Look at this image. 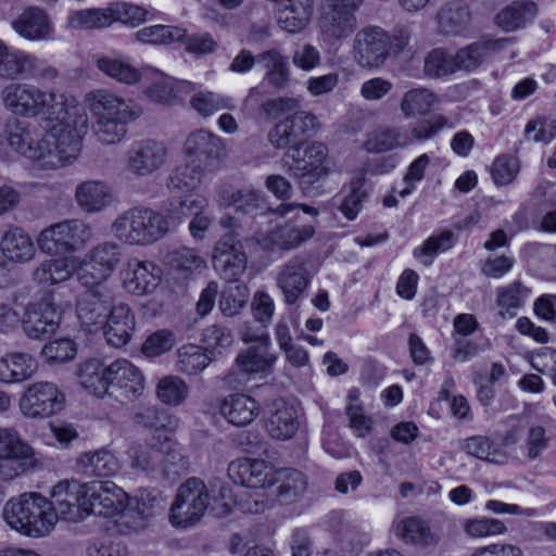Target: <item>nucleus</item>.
Returning a JSON list of instances; mask_svg holds the SVG:
<instances>
[{"label":"nucleus","mask_w":556,"mask_h":556,"mask_svg":"<svg viewBox=\"0 0 556 556\" xmlns=\"http://www.w3.org/2000/svg\"><path fill=\"white\" fill-rule=\"evenodd\" d=\"M86 102L93 118L92 131L104 144L119 142L127 134V125L142 114L135 102L106 89L89 92Z\"/></svg>","instance_id":"1"},{"label":"nucleus","mask_w":556,"mask_h":556,"mask_svg":"<svg viewBox=\"0 0 556 556\" xmlns=\"http://www.w3.org/2000/svg\"><path fill=\"white\" fill-rule=\"evenodd\" d=\"M41 137L40 166L49 169L72 164L81 152V140L88 129V117L76 106H68V114Z\"/></svg>","instance_id":"2"},{"label":"nucleus","mask_w":556,"mask_h":556,"mask_svg":"<svg viewBox=\"0 0 556 556\" xmlns=\"http://www.w3.org/2000/svg\"><path fill=\"white\" fill-rule=\"evenodd\" d=\"M4 108L16 116L61 119L68 114L67 98L29 83H11L1 91Z\"/></svg>","instance_id":"3"},{"label":"nucleus","mask_w":556,"mask_h":556,"mask_svg":"<svg viewBox=\"0 0 556 556\" xmlns=\"http://www.w3.org/2000/svg\"><path fill=\"white\" fill-rule=\"evenodd\" d=\"M410 33L405 28L387 31L380 26H365L353 40L354 62L364 70H378L391 56H397L408 49Z\"/></svg>","instance_id":"4"},{"label":"nucleus","mask_w":556,"mask_h":556,"mask_svg":"<svg viewBox=\"0 0 556 556\" xmlns=\"http://www.w3.org/2000/svg\"><path fill=\"white\" fill-rule=\"evenodd\" d=\"M3 519L12 530L38 538L53 529L58 515L46 497L38 493H24L7 502Z\"/></svg>","instance_id":"5"},{"label":"nucleus","mask_w":556,"mask_h":556,"mask_svg":"<svg viewBox=\"0 0 556 556\" xmlns=\"http://www.w3.org/2000/svg\"><path fill=\"white\" fill-rule=\"evenodd\" d=\"M169 229L167 218L146 206H135L118 215L112 224L113 235L129 245H149L163 238Z\"/></svg>","instance_id":"6"},{"label":"nucleus","mask_w":556,"mask_h":556,"mask_svg":"<svg viewBox=\"0 0 556 556\" xmlns=\"http://www.w3.org/2000/svg\"><path fill=\"white\" fill-rule=\"evenodd\" d=\"M210 501V491L204 481L195 477L188 478L177 489L170 505V523L182 529L195 526L207 510Z\"/></svg>","instance_id":"7"},{"label":"nucleus","mask_w":556,"mask_h":556,"mask_svg":"<svg viewBox=\"0 0 556 556\" xmlns=\"http://www.w3.org/2000/svg\"><path fill=\"white\" fill-rule=\"evenodd\" d=\"M90 228L79 219H66L41 230L37 244L48 255L72 253L89 240Z\"/></svg>","instance_id":"8"},{"label":"nucleus","mask_w":556,"mask_h":556,"mask_svg":"<svg viewBox=\"0 0 556 556\" xmlns=\"http://www.w3.org/2000/svg\"><path fill=\"white\" fill-rule=\"evenodd\" d=\"M327 156V147L320 142H313L304 149L303 154L301 147L288 150L282 162L303 186L323 180L329 175V168L325 165Z\"/></svg>","instance_id":"9"},{"label":"nucleus","mask_w":556,"mask_h":556,"mask_svg":"<svg viewBox=\"0 0 556 556\" xmlns=\"http://www.w3.org/2000/svg\"><path fill=\"white\" fill-rule=\"evenodd\" d=\"M122 258L121 247L113 242H102L92 248L78 267V280L85 287H94L105 281L115 270Z\"/></svg>","instance_id":"10"},{"label":"nucleus","mask_w":556,"mask_h":556,"mask_svg":"<svg viewBox=\"0 0 556 556\" xmlns=\"http://www.w3.org/2000/svg\"><path fill=\"white\" fill-rule=\"evenodd\" d=\"M168 150L163 142L142 139L134 142L125 154V168L135 177H148L166 164Z\"/></svg>","instance_id":"11"},{"label":"nucleus","mask_w":556,"mask_h":556,"mask_svg":"<svg viewBox=\"0 0 556 556\" xmlns=\"http://www.w3.org/2000/svg\"><path fill=\"white\" fill-rule=\"evenodd\" d=\"M317 128V117L309 112H295L274 125L267 140L275 149L301 147L303 137Z\"/></svg>","instance_id":"12"},{"label":"nucleus","mask_w":556,"mask_h":556,"mask_svg":"<svg viewBox=\"0 0 556 556\" xmlns=\"http://www.w3.org/2000/svg\"><path fill=\"white\" fill-rule=\"evenodd\" d=\"M108 395L119 402L132 401L141 395L144 384L140 370L125 358H119L108 365Z\"/></svg>","instance_id":"13"},{"label":"nucleus","mask_w":556,"mask_h":556,"mask_svg":"<svg viewBox=\"0 0 556 556\" xmlns=\"http://www.w3.org/2000/svg\"><path fill=\"white\" fill-rule=\"evenodd\" d=\"M87 484H81L75 480L60 481L50 493L49 504L53 506L58 519L62 518L70 521H78L84 518L86 510Z\"/></svg>","instance_id":"14"},{"label":"nucleus","mask_w":556,"mask_h":556,"mask_svg":"<svg viewBox=\"0 0 556 556\" xmlns=\"http://www.w3.org/2000/svg\"><path fill=\"white\" fill-rule=\"evenodd\" d=\"M185 152L190 161L212 173L218 168L225 149L223 140L217 135L199 129L187 137Z\"/></svg>","instance_id":"15"},{"label":"nucleus","mask_w":556,"mask_h":556,"mask_svg":"<svg viewBox=\"0 0 556 556\" xmlns=\"http://www.w3.org/2000/svg\"><path fill=\"white\" fill-rule=\"evenodd\" d=\"M85 495V516L92 514L110 518L125 508L126 493L111 481L87 485Z\"/></svg>","instance_id":"16"},{"label":"nucleus","mask_w":556,"mask_h":556,"mask_svg":"<svg viewBox=\"0 0 556 556\" xmlns=\"http://www.w3.org/2000/svg\"><path fill=\"white\" fill-rule=\"evenodd\" d=\"M276 286L287 305H294L304 295L311 283V275L305 261L294 256L281 265L275 277Z\"/></svg>","instance_id":"17"},{"label":"nucleus","mask_w":556,"mask_h":556,"mask_svg":"<svg viewBox=\"0 0 556 556\" xmlns=\"http://www.w3.org/2000/svg\"><path fill=\"white\" fill-rule=\"evenodd\" d=\"M64 397L51 382L31 384L24 393L21 407L28 417H49L63 407Z\"/></svg>","instance_id":"18"},{"label":"nucleus","mask_w":556,"mask_h":556,"mask_svg":"<svg viewBox=\"0 0 556 556\" xmlns=\"http://www.w3.org/2000/svg\"><path fill=\"white\" fill-rule=\"evenodd\" d=\"M174 443L166 433L153 434L147 443H132L127 450L131 468L154 471L173 451Z\"/></svg>","instance_id":"19"},{"label":"nucleus","mask_w":556,"mask_h":556,"mask_svg":"<svg viewBox=\"0 0 556 556\" xmlns=\"http://www.w3.org/2000/svg\"><path fill=\"white\" fill-rule=\"evenodd\" d=\"M213 267L224 280H236L245 270L247 255L232 235L224 236L214 247Z\"/></svg>","instance_id":"20"},{"label":"nucleus","mask_w":556,"mask_h":556,"mask_svg":"<svg viewBox=\"0 0 556 556\" xmlns=\"http://www.w3.org/2000/svg\"><path fill=\"white\" fill-rule=\"evenodd\" d=\"M242 340L245 343H257L241 351L237 358V367L244 374H260L270 369L277 359V355L269 351L270 338L268 333L250 334L244 331Z\"/></svg>","instance_id":"21"},{"label":"nucleus","mask_w":556,"mask_h":556,"mask_svg":"<svg viewBox=\"0 0 556 556\" xmlns=\"http://www.w3.org/2000/svg\"><path fill=\"white\" fill-rule=\"evenodd\" d=\"M228 477L248 488H267L276 482V470L263 459L238 458L229 464Z\"/></svg>","instance_id":"22"},{"label":"nucleus","mask_w":556,"mask_h":556,"mask_svg":"<svg viewBox=\"0 0 556 556\" xmlns=\"http://www.w3.org/2000/svg\"><path fill=\"white\" fill-rule=\"evenodd\" d=\"M162 269L150 261L130 258L122 270L124 288L134 295L152 293L161 281Z\"/></svg>","instance_id":"23"},{"label":"nucleus","mask_w":556,"mask_h":556,"mask_svg":"<svg viewBox=\"0 0 556 556\" xmlns=\"http://www.w3.org/2000/svg\"><path fill=\"white\" fill-rule=\"evenodd\" d=\"M60 319V309L52 302L42 300L26 307L22 325L29 338L43 339L55 332Z\"/></svg>","instance_id":"24"},{"label":"nucleus","mask_w":556,"mask_h":556,"mask_svg":"<svg viewBox=\"0 0 556 556\" xmlns=\"http://www.w3.org/2000/svg\"><path fill=\"white\" fill-rule=\"evenodd\" d=\"M12 29L27 41H48L53 39L54 28L49 14L36 5L23 9L11 22Z\"/></svg>","instance_id":"25"},{"label":"nucleus","mask_w":556,"mask_h":556,"mask_svg":"<svg viewBox=\"0 0 556 556\" xmlns=\"http://www.w3.org/2000/svg\"><path fill=\"white\" fill-rule=\"evenodd\" d=\"M36 127L26 121L13 117L4 124L8 144L25 157L38 162L42 159L41 138L35 139Z\"/></svg>","instance_id":"26"},{"label":"nucleus","mask_w":556,"mask_h":556,"mask_svg":"<svg viewBox=\"0 0 556 556\" xmlns=\"http://www.w3.org/2000/svg\"><path fill=\"white\" fill-rule=\"evenodd\" d=\"M116 304L109 289L86 291L77 302V316L85 326H102Z\"/></svg>","instance_id":"27"},{"label":"nucleus","mask_w":556,"mask_h":556,"mask_svg":"<svg viewBox=\"0 0 556 556\" xmlns=\"http://www.w3.org/2000/svg\"><path fill=\"white\" fill-rule=\"evenodd\" d=\"M437 29L444 36H464L471 24V11L465 0L444 2L437 15Z\"/></svg>","instance_id":"28"},{"label":"nucleus","mask_w":556,"mask_h":556,"mask_svg":"<svg viewBox=\"0 0 556 556\" xmlns=\"http://www.w3.org/2000/svg\"><path fill=\"white\" fill-rule=\"evenodd\" d=\"M511 42L510 38H485L459 49L454 55L456 71H473L491 54L503 50Z\"/></svg>","instance_id":"29"},{"label":"nucleus","mask_w":556,"mask_h":556,"mask_svg":"<svg viewBox=\"0 0 556 556\" xmlns=\"http://www.w3.org/2000/svg\"><path fill=\"white\" fill-rule=\"evenodd\" d=\"M104 324L106 342L115 348L126 345L130 341L136 328L135 316L129 306L124 303H117L112 308Z\"/></svg>","instance_id":"30"},{"label":"nucleus","mask_w":556,"mask_h":556,"mask_svg":"<svg viewBox=\"0 0 556 556\" xmlns=\"http://www.w3.org/2000/svg\"><path fill=\"white\" fill-rule=\"evenodd\" d=\"M319 27L324 40L333 43L350 37L355 31L357 27L356 15L327 5L320 17Z\"/></svg>","instance_id":"31"},{"label":"nucleus","mask_w":556,"mask_h":556,"mask_svg":"<svg viewBox=\"0 0 556 556\" xmlns=\"http://www.w3.org/2000/svg\"><path fill=\"white\" fill-rule=\"evenodd\" d=\"M113 200V191L103 180H86L76 186L75 201L85 213H99Z\"/></svg>","instance_id":"32"},{"label":"nucleus","mask_w":556,"mask_h":556,"mask_svg":"<svg viewBox=\"0 0 556 556\" xmlns=\"http://www.w3.org/2000/svg\"><path fill=\"white\" fill-rule=\"evenodd\" d=\"M219 197L227 205H237V210L253 218L266 214H275V208L267 206L265 197L254 189L228 190L223 187Z\"/></svg>","instance_id":"33"},{"label":"nucleus","mask_w":556,"mask_h":556,"mask_svg":"<svg viewBox=\"0 0 556 556\" xmlns=\"http://www.w3.org/2000/svg\"><path fill=\"white\" fill-rule=\"evenodd\" d=\"M78 263L73 256L49 258L41 262L33 271V279L39 286H53L71 279L78 271Z\"/></svg>","instance_id":"34"},{"label":"nucleus","mask_w":556,"mask_h":556,"mask_svg":"<svg viewBox=\"0 0 556 556\" xmlns=\"http://www.w3.org/2000/svg\"><path fill=\"white\" fill-rule=\"evenodd\" d=\"M76 468L87 477L108 478L119 470V462L110 451L100 448L80 454L76 460Z\"/></svg>","instance_id":"35"},{"label":"nucleus","mask_w":556,"mask_h":556,"mask_svg":"<svg viewBox=\"0 0 556 556\" xmlns=\"http://www.w3.org/2000/svg\"><path fill=\"white\" fill-rule=\"evenodd\" d=\"M266 427L275 440L291 439L299 429L296 409L285 401L274 402Z\"/></svg>","instance_id":"36"},{"label":"nucleus","mask_w":556,"mask_h":556,"mask_svg":"<svg viewBox=\"0 0 556 556\" xmlns=\"http://www.w3.org/2000/svg\"><path fill=\"white\" fill-rule=\"evenodd\" d=\"M220 414L232 425L243 427L260 414L257 402L243 393L228 395L220 404Z\"/></svg>","instance_id":"37"},{"label":"nucleus","mask_w":556,"mask_h":556,"mask_svg":"<svg viewBox=\"0 0 556 556\" xmlns=\"http://www.w3.org/2000/svg\"><path fill=\"white\" fill-rule=\"evenodd\" d=\"M536 14L538 7L533 1H514L496 14L495 24L505 31H515L532 23Z\"/></svg>","instance_id":"38"},{"label":"nucleus","mask_w":556,"mask_h":556,"mask_svg":"<svg viewBox=\"0 0 556 556\" xmlns=\"http://www.w3.org/2000/svg\"><path fill=\"white\" fill-rule=\"evenodd\" d=\"M395 534L405 543L420 547H429L440 541L439 534L433 532L429 523L419 517H407L400 520L395 527Z\"/></svg>","instance_id":"39"},{"label":"nucleus","mask_w":556,"mask_h":556,"mask_svg":"<svg viewBox=\"0 0 556 556\" xmlns=\"http://www.w3.org/2000/svg\"><path fill=\"white\" fill-rule=\"evenodd\" d=\"M440 103L439 96L426 87H417L404 92L400 110L405 118L425 116Z\"/></svg>","instance_id":"40"},{"label":"nucleus","mask_w":556,"mask_h":556,"mask_svg":"<svg viewBox=\"0 0 556 556\" xmlns=\"http://www.w3.org/2000/svg\"><path fill=\"white\" fill-rule=\"evenodd\" d=\"M36 369V359L27 353L14 352L0 358V380L7 383L24 381Z\"/></svg>","instance_id":"41"},{"label":"nucleus","mask_w":556,"mask_h":556,"mask_svg":"<svg viewBox=\"0 0 556 556\" xmlns=\"http://www.w3.org/2000/svg\"><path fill=\"white\" fill-rule=\"evenodd\" d=\"M285 2L288 4L278 11V24L290 34L301 31L312 16L313 0H286Z\"/></svg>","instance_id":"42"},{"label":"nucleus","mask_w":556,"mask_h":556,"mask_svg":"<svg viewBox=\"0 0 556 556\" xmlns=\"http://www.w3.org/2000/svg\"><path fill=\"white\" fill-rule=\"evenodd\" d=\"M108 365L100 359H87L79 365L77 377L83 388L97 396L108 395Z\"/></svg>","instance_id":"43"},{"label":"nucleus","mask_w":556,"mask_h":556,"mask_svg":"<svg viewBox=\"0 0 556 556\" xmlns=\"http://www.w3.org/2000/svg\"><path fill=\"white\" fill-rule=\"evenodd\" d=\"M257 62L265 70V79L271 87L278 90L287 88L290 73L286 56L276 49H269L257 54Z\"/></svg>","instance_id":"44"},{"label":"nucleus","mask_w":556,"mask_h":556,"mask_svg":"<svg viewBox=\"0 0 556 556\" xmlns=\"http://www.w3.org/2000/svg\"><path fill=\"white\" fill-rule=\"evenodd\" d=\"M1 251L13 262H28L35 255V247L30 237L21 228L8 230L1 240Z\"/></svg>","instance_id":"45"},{"label":"nucleus","mask_w":556,"mask_h":556,"mask_svg":"<svg viewBox=\"0 0 556 556\" xmlns=\"http://www.w3.org/2000/svg\"><path fill=\"white\" fill-rule=\"evenodd\" d=\"M207 169L189 161L188 164L176 167L167 179L170 191L189 192L197 189L204 180Z\"/></svg>","instance_id":"46"},{"label":"nucleus","mask_w":556,"mask_h":556,"mask_svg":"<svg viewBox=\"0 0 556 556\" xmlns=\"http://www.w3.org/2000/svg\"><path fill=\"white\" fill-rule=\"evenodd\" d=\"M97 68L106 76L122 84L134 85L140 79V72L127 60L113 55H99Z\"/></svg>","instance_id":"47"},{"label":"nucleus","mask_w":556,"mask_h":556,"mask_svg":"<svg viewBox=\"0 0 556 556\" xmlns=\"http://www.w3.org/2000/svg\"><path fill=\"white\" fill-rule=\"evenodd\" d=\"M276 481L279 482L278 497L283 503L296 501L307 489L306 477L295 469L276 470Z\"/></svg>","instance_id":"48"},{"label":"nucleus","mask_w":556,"mask_h":556,"mask_svg":"<svg viewBox=\"0 0 556 556\" xmlns=\"http://www.w3.org/2000/svg\"><path fill=\"white\" fill-rule=\"evenodd\" d=\"M30 56L22 50H11L3 43L0 49V77L8 80L26 78Z\"/></svg>","instance_id":"49"},{"label":"nucleus","mask_w":556,"mask_h":556,"mask_svg":"<svg viewBox=\"0 0 556 556\" xmlns=\"http://www.w3.org/2000/svg\"><path fill=\"white\" fill-rule=\"evenodd\" d=\"M190 105L201 116L208 117L219 111H232L237 108L233 98L213 91H200L190 98Z\"/></svg>","instance_id":"50"},{"label":"nucleus","mask_w":556,"mask_h":556,"mask_svg":"<svg viewBox=\"0 0 556 556\" xmlns=\"http://www.w3.org/2000/svg\"><path fill=\"white\" fill-rule=\"evenodd\" d=\"M212 358L206 351L195 344H185L177 351V370L185 375H198L204 370Z\"/></svg>","instance_id":"51"},{"label":"nucleus","mask_w":556,"mask_h":556,"mask_svg":"<svg viewBox=\"0 0 556 556\" xmlns=\"http://www.w3.org/2000/svg\"><path fill=\"white\" fill-rule=\"evenodd\" d=\"M228 283L222 291L219 299V309L228 317L240 313L249 300V288L239 279L226 280Z\"/></svg>","instance_id":"52"},{"label":"nucleus","mask_w":556,"mask_h":556,"mask_svg":"<svg viewBox=\"0 0 556 556\" xmlns=\"http://www.w3.org/2000/svg\"><path fill=\"white\" fill-rule=\"evenodd\" d=\"M185 37L186 29L173 25H152L135 33L136 40L148 45H169Z\"/></svg>","instance_id":"53"},{"label":"nucleus","mask_w":556,"mask_h":556,"mask_svg":"<svg viewBox=\"0 0 556 556\" xmlns=\"http://www.w3.org/2000/svg\"><path fill=\"white\" fill-rule=\"evenodd\" d=\"M109 26L106 8L77 10L72 12L66 21V27L71 30H89Z\"/></svg>","instance_id":"54"},{"label":"nucleus","mask_w":556,"mask_h":556,"mask_svg":"<svg viewBox=\"0 0 556 556\" xmlns=\"http://www.w3.org/2000/svg\"><path fill=\"white\" fill-rule=\"evenodd\" d=\"M314 235L312 226L293 227L285 225L273 230L269 233V240L273 247L281 250H291L298 248L302 242Z\"/></svg>","instance_id":"55"},{"label":"nucleus","mask_w":556,"mask_h":556,"mask_svg":"<svg viewBox=\"0 0 556 556\" xmlns=\"http://www.w3.org/2000/svg\"><path fill=\"white\" fill-rule=\"evenodd\" d=\"M109 13L110 26L119 22L131 28L142 24L147 20L148 11L139 5L116 1L106 7Z\"/></svg>","instance_id":"56"},{"label":"nucleus","mask_w":556,"mask_h":556,"mask_svg":"<svg viewBox=\"0 0 556 556\" xmlns=\"http://www.w3.org/2000/svg\"><path fill=\"white\" fill-rule=\"evenodd\" d=\"M463 448L469 455L490 463L504 464L506 459L505 454L486 437L468 438L464 441Z\"/></svg>","instance_id":"57"},{"label":"nucleus","mask_w":556,"mask_h":556,"mask_svg":"<svg viewBox=\"0 0 556 556\" xmlns=\"http://www.w3.org/2000/svg\"><path fill=\"white\" fill-rule=\"evenodd\" d=\"M364 174L353 177L349 187L350 191L340 204V211L350 220L356 218L363 207L364 201L367 199V192L364 189Z\"/></svg>","instance_id":"58"},{"label":"nucleus","mask_w":556,"mask_h":556,"mask_svg":"<svg viewBox=\"0 0 556 556\" xmlns=\"http://www.w3.org/2000/svg\"><path fill=\"white\" fill-rule=\"evenodd\" d=\"M453 244V231L443 230L438 236L428 238L420 248L414 250L413 254L416 258L421 260L425 265H430L437 254L450 250Z\"/></svg>","instance_id":"59"},{"label":"nucleus","mask_w":556,"mask_h":556,"mask_svg":"<svg viewBox=\"0 0 556 556\" xmlns=\"http://www.w3.org/2000/svg\"><path fill=\"white\" fill-rule=\"evenodd\" d=\"M528 289L525 288L520 281H514L507 287L497 290V305L501 307V314L505 313L513 317L516 309L519 308L523 300L528 295Z\"/></svg>","instance_id":"60"},{"label":"nucleus","mask_w":556,"mask_h":556,"mask_svg":"<svg viewBox=\"0 0 556 556\" xmlns=\"http://www.w3.org/2000/svg\"><path fill=\"white\" fill-rule=\"evenodd\" d=\"M369 150L375 152H386L396 148L410 146L408 132L396 128L386 129L377 132L368 141Z\"/></svg>","instance_id":"61"},{"label":"nucleus","mask_w":556,"mask_h":556,"mask_svg":"<svg viewBox=\"0 0 556 556\" xmlns=\"http://www.w3.org/2000/svg\"><path fill=\"white\" fill-rule=\"evenodd\" d=\"M188 387L178 377L169 376L160 380L157 384V397L167 405H179L188 395Z\"/></svg>","instance_id":"62"},{"label":"nucleus","mask_w":556,"mask_h":556,"mask_svg":"<svg viewBox=\"0 0 556 556\" xmlns=\"http://www.w3.org/2000/svg\"><path fill=\"white\" fill-rule=\"evenodd\" d=\"M424 71L433 78L451 75L456 72L454 56L443 49H433L425 59Z\"/></svg>","instance_id":"63"},{"label":"nucleus","mask_w":556,"mask_h":556,"mask_svg":"<svg viewBox=\"0 0 556 556\" xmlns=\"http://www.w3.org/2000/svg\"><path fill=\"white\" fill-rule=\"evenodd\" d=\"M168 262L173 270L181 274L184 277L192 274L194 270L204 267L205 263L197 252L189 248H181L168 255Z\"/></svg>","instance_id":"64"}]
</instances>
